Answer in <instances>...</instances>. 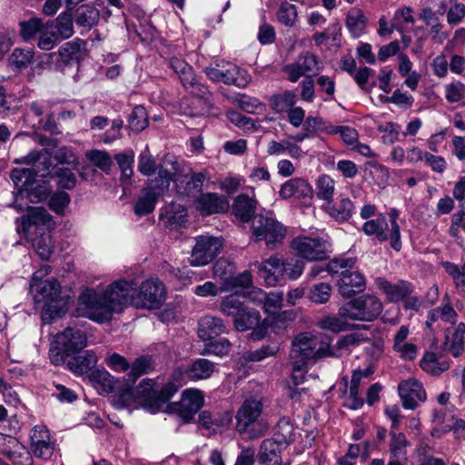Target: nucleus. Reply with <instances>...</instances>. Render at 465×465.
I'll use <instances>...</instances> for the list:
<instances>
[{"label": "nucleus", "mask_w": 465, "mask_h": 465, "mask_svg": "<svg viewBox=\"0 0 465 465\" xmlns=\"http://www.w3.org/2000/svg\"><path fill=\"white\" fill-rule=\"evenodd\" d=\"M137 282L134 280H118L111 283L104 291L85 288L79 295V306L83 314L99 323L108 322L115 312H120L128 305L134 303V295L140 300L136 306L157 309L166 297L165 287L158 278L144 281L139 292Z\"/></svg>", "instance_id": "obj_1"}, {"label": "nucleus", "mask_w": 465, "mask_h": 465, "mask_svg": "<svg viewBox=\"0 0 465 465\" xmlns=\"http://www.w3.org/2000/svg\"><path fill=\"white\" fill-rule=\"evenodd\" d=\"M52 223V215L43 207H29L25 215L15 220L17 232L31 242L42 260H48L54 251L47 232Z\"/></svg>", "instance_id": "obj_2"}, {"label": "nucleus", "mask_w": 465, "mask_h": 465, "mask_svg": "<svg viewBox=\"0 0 465 465\" xmlns=\"http://www.w3.org/2000/svg\"><path fill=\"white\" fill-rule=\"evenodd\" d=\"M30 292L35 303H44L42 320L45 323L61 318L66 312V301L61 296V285L51 278L44 282L30 284Z\"/></svg>", "instance_id": "obj_3"}, {"label": "nucleus", "mask_w": 465, "mask_h": 465, "mask_svg": "<svg viewBox=\"0 0 465 465\" xmlns=\"http://www.w3.org/2000/svg\"><path fill=\"white\" fill-rule=\"evenodd\" d=\"M338 356L340 354L331 349L330 341H322L321 335L312 331L301 332L292 341L291 360H301L311 364L324 357Z\"/></svg>", "instance_id": "obj_4"}, {"label": "nucleus", "mask_w": 465, "mask_h": 465, "mask_svg": "<svg viewBox=\"0 0 465 465\" xmlns=\"http://www.w3.org/2000/svg\"><path fill=\"white\" fill-rule=\"evenodd\" d=\"M263 410V398L251 396L245 399L234 416L237 432L240 435H247L249 439H256L263 435L266 430V426L261 422Z\"/></svg>", "instance_id": "obj_5"}, {"label": "nucleus", "mask_w": 465, "mask_h": 465, "mask_svg": "<svg viewBox=\"0 0 465 465\" xmlns=\"http://www.w3.org/2000/svg\"><path fill=\"white\" fill-rule=\"evenodd\" d=\"M354 258H338L327 266V272L338 276L339 292L343 297H351L365 288V279L361 273L354 270Z\"/></svg>", "instance_id": "obj_6"}, {"label": "nucleus", "mask_w": 465, "mask_h": 465, "mask_svg": "<svg viewBox=\"0 0 465 465\" xmlns=\"http://www.w3.org/2000/svg\"><path fill=\"white\" fill-rule=\"evenodd\" d=\"M382 312V302L373 295H361L340 308V314L351 321L371 322Z\"/></svg>", "instance_id": "obj_7"}, {"label": "nucleus", "mask_w": 465, "mask_h": 465, "mask_svg": "<svg viewBox=\"0 0 465 465\" xmlns=\"http://www.w3.org/2000/svg\"><path fill=\"white\" fill-rule=\"evenodd\" d=\"M169 66L179 76L183 88L192 95L208 102L212 96L206 85L200 83L191 65L178 57L169 60Z\"/></svg>", "instance_id": "obj_8"}, {"label": "nucleus", "mask_w": 465, "mask_h": 465, "mask_svg": "<svg viewBox=\"0 0 465 465\" xmlns=\"http://www.w3.org/2000/svg\"><path fill=\"white\" fill-rule=\"evenodd\" d=\"M252 231L256 242L264 241L270 248L282 242L286 230L282 223L272 217L256 216L252 223Z\"/></svg>", "instance_id": "obj_9"}, {"label": "nucleus", "mask_w": 465, "mask_h": 465, "mask_svg": "<svg viewBox=\"0 0 465 465\" xmlns=\"http://www.w3.org/2000/svg\"><path fill=\"white\" fill-rule=\"evenodd\" d=\"M223 246L222 238L209 234L195 239L189 262L193 266H203L211 262L221 252Z\"/></svg>", "instance_id": "obj_10"}, {"label": "nucleus", "mask_w": 465, "mask_h": 465, "mask_svg": "<svg viewBox=\"0 0 465 465\" xmlns=\"http://www.w3.org/2000/svg\"><path fill=\"white\" fill-rule=\"evenodd\" d=\"M291 248L307 261H321L327 257L328 242L319 237L299 236L292 241Z\"/></svg>", "instance_id": "obj_11"}, {"label": "nucleus", "mask_w": 465, "mask_h": 465, "mask_svg": "<svg viewBox=\"0 0 465 465\" xmlns=\"http://www.w3.org/2000/svg\"><path fill=\"white\" fill-rule=\"evenodd\" d=\"M320 71L319 61L313 54L303 52L298 55L296 60L282 67V72L292 83H296L302 76L310 78Z\"/></svg>", "instance_id": "obj_12"}, {"label": "nucleus", "mask_w": 465, "mask_h": 465, "mask_svg": "<svg viewBox=\"0 0 465 465\" xmlns=\"http://www.w3.org/2000/svg\"><path fill=\"white\" fill-rule=\"evenodd\" d=\"M163 164L158 170L157 176L149 180L144 188L159 197L168 189L171 181H174V176L180 171V163L173 155H166Z\"/></svg>", "instance_id": "obj_13"}, {"label": "nucleus", "mask_w": 465, "mask_h": 465, "mask_svg": "<svg viewBox=\"0 0 465 465\" xmlns=\"http://www.w3.org/2000/svg\"><path fill=\"white\" fill-rule=\"evenodd\" d=\"M210 179L207 170L194 172L191 168L183 174L175 175L174 183L179 195L193 198L202 192L205 181Z\"/></svg>", "instance_id": "obj_14"}, {"label": "nucleus", "mask_w": 465, "mask_h": 465, "mask_svg": "<svg viewBox=\"0 0 465 465\" xmlns=\"http://www.w3.org/2000/svg\"><path fill=\"white\" fill-rule=\"evenodd\" d=\"M203 392L196 389H191L184 391L181 400L178 402H173L171 408L184 422H189L203 406Z\"/></svg>", "instance_id": "obj_15"}, {"label": "nucleus", "mask_w": 465, "mask_h": 465, "mask_svg": "<svg viewBox=\"0 0 465 465\" xmlns=\"http://www.w3.org/2000/svg\"><path fill=\"white\" fill-rule=\"evenodd\" d=\"M31 451L35 457L47 460L54 454L56 440L45 425H35L30 432Z\"/></svg>", "instance_id": "obj_16"}, {"label": "nucleus", "mask_w": 465, "mask_h": 465, "mask_svg": "<svg viewBox=\"0 0 465 465\" xmlns=\"http://www.w3.org/2000/svg\"><path fill=\"white\" fill-rule=\"evenodd\" d=\"M87 337L79 329L67 328L54 337V346L59 353L67 355L75 353L85 347Z\"/></svg>", "instance_id": "obj_17"}, {"label": "nucleus", "mask_w": 465, "mask_h": 465, "mask_svg": "<svg viewBox=\"0 0 465 465\" xmlns=\"http://www.w3.org/2000/svg\"><path fill=\"white\" fill-rule=\"evenodd\" d=\"M398 393L403 408L414 410L420 402L426 401V391L422 384L416 379L402 381L398 385Z\"/></svg>", "instance_id": "obj_18"}, {"label": "nucleus", "mask_w": 465, "mask_h": 465, "mask_svg": "<svg viewBox=\"0 0 465 465\" xmlns=\"http://www.w3.org/2000/svg\"><path fill=\"white\" fill-rule=\"evenodd\" d=\"M25 162L31 164L28 169L34 178H53L56 166L53 164L51 153L47 150L31 152L25 157Z\"/></svg>", "instance_id": "obj_19"}, {"label": "nucleus", "mask_w": 465, "mask_h": 465, "mask_svg": "<svg viewBox=\"0 0 465 465\" xmlns=\"http://www.w3.org/2000/svg\"><path fill=\"white\" fill-rule=\"evenodd\" d=\"M312 187L309 182L301 177H295L284 182L279 190V196L282 200L295 198L308 202L312 198Z\"/></svg>", "instance_id": "obj_20"}, {"label": "nucleus", "mask_w": 465, "mask_h": 465, "mask_svg": "<svg viewBox=\"0 0 465 465\" xmlns=\"http://www.w3.org/2000/svg\"><path fill=\"white\" fill-rule=\"evenodd\" d=\"M448 300V297H445ZM458 320V313L449 301L428 312L426 326L430 331L442 329L443 324H455Z\"/></svg>", "instance_id": "obj_21"}, {"label": "nucleus", "mask_w": 465, "mask_h": 465, "mask_svg": "<svg viewBox=\"0 0 465 465\" xmlns=\"http://www.w3.org/2000/svg\"><path fill=\"white\" fill-rule=\"evenodd\" d=\"M197 211L203 215H211L223 213L229 208L227 199L215 193H206L200 194L194 201Z\"/></svg>", "instance_id": "obj_22"}, {"label": "nucleus", "mask_w": 465, "mask_h": 465, "mask_svg": "<svg viewBox=\"0 0 465 465\" xmlns=\"http://www.w3.org/2000/svg\"><path fill=\"white\" fill-rule=\"evenodd\" d=\"M322 210L335 221L343 223L355 213V205L349 197L340 195L336 201L323 203Z\"/></svg>", "instance_id": "obj_23"}, {"label": "nucleus", "mask_w": 465, "mask_h": 465, "mask_svg": "<svg viewBox=\"0 0 465 465\" xmlns=\"http://www.w3.org/2000/svg\"><path fill=\"white\" fill-rule=\"evenodd\" d=\"M258 273L268 286L277 285L284 277L282 261L276 256H271L259 264Z\"/></svg>", "instance_id": "obj_24"}, {"label": "nucleus", "mask_w": 465, "mask_h": 465, "mask_svg": "<svg viewBox=\"0 0 465 465\" xmlns=\"http://www.w3.org/2000/svg\"><path fill=\"white\" fill-rule=\"evenodd\" d=\"M377 285L386 295L390 302H400L413 292V285L407 281L400 280L392 283L385 279L379 278Z\"/></svg>", "instance_id": "obj_25"}, {"label": "nucleus", "mask_w": 465, "mask_h": 465, "mask_svg": "<svg viewBox=\"0 0 465 465\" xmlns=\"http://www.w3.org/2000/svg\"><path fill=\"white\" fill-rule=\"evenodd\" d=\"M226 332L227 328L221 318L206 315L199 321L198 335L205 342Z\"/></svg>", "instance_id": "obj_26"}, {"label": "nucleus", "mask_w": 465, "mask_h": 465, "mask_svg": "<svg viewBox=\"0 0 465 465\" xmlns=\"http://www.w3.org/2000/svg\"><path fill=\"white\" fill-rule=\"evenodd\" d=\"M464 322H460L455 328H448L446 330L443 350L449 351L455 358L460 357L464 350Z\"/></svg>", "instance_id": "obj_27"}, {"label": "nucleus", "mask_w": 465, "mask_h": 465, "mask_svg": "<svg viewBox=\"0 0 465 465\" xmlns=\"http://www.w3.org/2000/svg\"><path fill=\"white\" fill-rule=\"evenodd\" d=\"M368 372L356 370L351 375V379L348 387V396L346 397L345 406L351 410H359L364 404V400L360 393L361 381L367 378Z\"/></svg>", "instance_id": "obj_28"}, {"label": "nucleus", "mask_w": 465, "mask_h": 465, "mask_svg": "<svg viewBox=\"0 0 465 465\" xmlns=\"http://www.w3.org/2000/svg\"><path fill=\"white\" fill-rule=\"evenodd\" d=\"M231 422L232 415L228 412L212 413L208 411H203L199 414V423L213 433L227 428Z\"/></svg>", "instance_id": "obj_29"}, {"label": "nucleus", "mask_w": 465, "mask_h": 465, "mask_svg": "<svg viewBox=\"0 0 465 465\" xmlns=\"http://www.w3.org/2000/svg\"><path fill=\"white\" fill-rule=\"evenodd\" d=\"M390 226L384 215L368 220L362 225V231L368 236H373L379 242L391 241Z\"/></svg>", "instance_id": "obj_30"}, {"label": "nucleus", "mask_w": 465, "mask_h": 465, "mask_svg": "<svg viewBox=\"0 0 465 465\" xmlns=\"http://www.w3.org/2000/svg\"><path fill=\"white\" fill-rule=\"evenodd\" d=\"M257 201L245 193L239 194L233 201L232 210L234 215L242 222H249L255 213Z\"/></svg>", "instance_id": "obj_31"}, {"label": "nucleus", "mask_w": 465, "mask_h": 465, "mask_svg": "<svg viewBox=\"0 0 465 465\" xmlns=\"http://www.w3.org/2000/svg\"><path fill=\"white\" fill-rule=\"evenodd\" d=\"M185 376L184 370L177 369L173 373V381L166 384L161 389L157 397L153 400L154 409L153 411H156L163 405H164L178 391L182 386V379Z\"/></svg>", "instance_id": "obj_32"}, {"label": "nucleus", "mask_w": 465, "mask_h": 465, "mask_svg": "<svg viewBox=\"0 0 465 465\" xmlns=\"http://www.w3.org/2000/svg\"><path fill=\"white\" fill-rule=\"evenodd\" d=\"M368 24V18L359 7H351L346 15L345 25L353 38L361 37Z\"/></svg>", "instance_id": "obj_33"}, {"label": "nucleus", "mask_w": 465, "mask_h": 465, "mask_svg": "<svg viewBox=\"0 0 465 465\" xmlns=\"http://www.w3.org/2000/svg\"><path fill=\"white\" fill-rule=\"evenodd\" d=\"M215 369L214 364L207 359H197L192 361L185 369V377L193 381L206 380L212 376Z\"/></svg>", "instance_id": "obj_34"}, {"label": "nucleus", "mask_w": 465, "mask_h": 465, "mask_svg": "<svg viewBox=\"0 0 465 465\" xmlns=\"http://www.w3.org/2000/svg\"><path fill=\"white\" fill-rule=\"evenodd\" d=\"M97 363V357L93 351H85L83 354L71 358L67 361L68 369L75 374L90 373Z\"/></svg>", "instance_id": "obj_35"}, {"label": "nucleus", "mask_w": 465, "mask_h": 465, "mask_svg": "<svg viewBox=\"0 0 465 465\" xmlns=\"http://www.w3.org/2000/svg\"><path fill=\"white\" fill-rule=\"evenodd\" d=\"M251 75L245 69L230 64L223 69L222 83L227 85H234L238 88H245L251 82Z\"/></svg>", "instance_id": "obj_36"}, {"label": "nucleus", "mask_w": 465, "mask_h": 465, "mask_svg": "<svg viewBox=\"0 0 465 465\" xmlns=\"http://www.w3.org/2000/svg\"><path fill=\"white\" fill-rule=\"evenodd\" d=\"M100 13L98 9L90 5H81L75 13L74 21L83 32L90 31L99 21Z\"/></svg>", "instance_id": "obj_37"}, {"label": "nucleus", "mask_w": 465, "mask_h": 465, "mask_svg": "<svg viewBox=\"0 0 465 465\" xmlns=\"http://www.w3.org/2000/svg\"><path fill=\"white\" fill-rule=\"evenodd\" d=\"M389 436V451L391 458L405 460L407 459V448L411 445L405 434L398 430H391Z\"/></svg>", "instance_id": "obj_38"}, {"label": "nucleus", "mask_w": 465, "mask_h": 465, "mask_svg": "<svg viewBox=\"0 0 465 465\" xmlns=\"http://www.w3.org/2000/svg\"><path fill=\"white\" fill-rule=\"evenodd\" d=\"M85 44L80 39H75L71 42L64 43L59 48V56L64 64H72L78 63L83 56V50Z\"/></svg>", "instance_id": "obj_39"}, {"label": "nucleus", "mask_w": 465, "mask_h": 465, "mask_svg": "<svg viewBox=\"0 0 465 465\" xmlns=\"http://www.w3.org/2000/svg\"><path fill=\"white\" fill-rule=\"evenodd\" d=\"M260 320L261 315L258 311L244 306L233 317V325L238 331H245L257 326Z\"/></svg>", "instance_id": "obj_40"}, {"label": "nucleus", "mask_w": 465, "mask_h": 465, "mask_svg": "<svg viewBox=\"0 0 465 465\" xmlns=\"http://www.w3.org/2000/svg\"><path fill=\"white\" fill-rule=\"evenodd\" d=\"M281 443L272 440L265 439L260 445L258 460L259 462H282Z\"/></svg>", "instance_id": "obj_41"}, {"label": "nucleus", "mask_w": 465, "mask_h": 465, "mask_svg": "<svg viewBox=\"0 0 465 465\" xmlns=\"http://www.w3.org/2000/svg\"><path fill=\"white\" fill-rule=\"evenodd\" d=\"M52 192V186L45 180L35 178L25 193L32 203H40L50 195Z\"/></svg>", "instance_id": "obj_42"}, {"label": "nucleus", "mask_w": 465, "mask_h": 465, "mask_svg": "<svg viewBox=\"0 0 465 465\" xmlns=\"http://www.w3.org/2000/svg\"><path fill=\"white\" fill-rule=\"evenodd\" d=\"M294 427L291 420L286 417L281 418L274 427L272 440L281 444L289 445L294 440Z\"/></svg>", "instance_id": "obj_43"}, {"label": "nucleus", "mask_w": 465, "mask_h": 465, "mask_svg": "<svg viewBox=\"0 0 465 465\" xmlns=\"http://www.w3.org/2000/svg\"><path fill=\"white\" fill-rule=\"evenodd\" d=\"M335 181L328 174H322L315 183L316 197L328 203L333 199L335 193Z\"/></svg>", "instance_id": "obj_44"}, {"label": "nucleus", "mask_w": 465, "mask_h": 465, "mask_svg": "<svg viewBox=\"0 0 465 465\" xmlns=\"http://www.w3.org/2000/svg\"><path fill=\"white\" fill-rule=\"evenodd\" d=\"M351 319L349 317H343L338 312V315H328L323 317L318 322V326L322 330L330 331L332 332H340L347 331L351 328V324L348 322Z\"/></svg>", "instance_id": "obj_45"}, {"label": "nucleus", "mask_w": 465, "mask_h": 465, "mask_svg": "<svg viewBox=\"0 0 465 465\" xmlns=\"http://www.w3.org/2000/svg\"><path fill=\"white\" fill-rule=\"evenodd\" d=\"M159 196L146 189L143 190V194L138 197L134 205V212L138 216H143L151 213L154 208Z\"/></svg>", "instance_id": "obj_46"}, {"label": "nucleus", "mask_w": 465, "mask_h": 465, "mask_svg": "<svg viewBox=\"0 0 465 465\" xmlns=\"http://www.w3.org/2000/svg\"><path fill=\"white\" fill-rule=\"evenodd\" d=\"M243 307L244 304L238 292L226 295L220 302V312L223 315L232 317V319Z\"/></svg>", "instance_id": "obj_47"}, {"label": "nucleus", "mask_w": 465, "mask_h": 465, "mask_svg": "<svg viewBox=\"0 0 465 465\" xmlns=\"http://www.w3.org/2000/svg\"><path fill=\"white\" fill-rule=\"evenodd\" d=\"M442 265L446 272L451 276L458 293L465 297V262L461 267L450 262H445Z\"/></svg>", "instance_id": "obj_48"}, {"label": "nucleus", "mask_w": 465, "mask_h": 465, "mask_svg": "<svg viewBox=\"0 0 465 465\" xmlns=\"http://www.w3.org/2000/svg\"><path fill=\"white\" fill-rule=\"evenodd\" d=\"M297 96L294 93L287 91L281 94H275L271 98V105L276 113H288L294 108Z\"/></svg>", "instance_id": "obj_49"}, {"label": "nucleus", "mask_w": 465, "mask_h": 465, "mask_svg": "<svg viewBox=\"0 0 465 465\" xmlns=\"http://www.w3.org/2000/svg\"><path fill=\"white\" fill-rule=\"evenodd\" d=\"M128 372V381L134 382L140 376L148 373L153 369L152 358L149 356H141L134 360L130 365Z\"/></svg>", "instance_id": "obj_50"}, {"label": "nucleus", "mask_w": 465, "mask_h": 465, "mask_svg": "<svg viewBox=\"0 0 465 465\" xmlns=\"http://www.w3.org/2000/svg\"><path fill=\"white\" fill-rule=\"evenodd\" d=\"M34 179L28 168H15L11 173V180L21 195H24Z\"/></svg>", "instance_id": "obj_51"}, {"label": "nucleus", "mask_w": 465, "mask_h": 465, "mask_svg": "<svg viewBox=\"0 0 465 465\" xmlns=\"http://www.w3.org/2000/svg\"><path fill=\"white\" fill-rule=\"evenodd\" d=\"M56 35L63 39H67L74 35V24L72 15L68 13H61L56 20L55 25Z\"/></svg>", "instance_id": "obj_52"}, {"label": "nucleus", "mask_w": 465, "mask_h": 465, "mask_svg": "<svg viewBox=\"0 0 465 465\" xmlns=\"http://www.w3.org/2000/svg\"><path fill=\"white\" fill-rule=\"evenodd\" d=\"M277 18L285 26H293L297 20L296 6L288 2H282L279 7Z\"/></svg>", "instance_id": "obj_53"}, {"label": "nucleus", "mask_w": 465, "mask_h": 465, "mask_svg": "<svg viewBox=\"0 0 465 465\" xmlns=\"http://www.w3.org/2000/svg\"><path fill=\"white\" fill-rule=\"evenodd\" d=\"M231 350V342L226 338L214 339L205 342L203 353L214 354L216 356H223L229 353Z\"/></svg>", "instance_id": "obj_54"}, {"label": "nucleus", "mask_w": 465, "mask_h": 465, "mask_svg": "<svg viewBox=\"0 0 465 465\" xmlns=\"http://www.w3.org/2000/svg\"><path fill=\"white\" fill-rule=\"evenodd\" d=\"M282 271L284 276L292 281H295L302 274L304 262L294 258L286 259L282 261Z\"/></svg>", "instance_id": "obj_55"}, {"label": "nucleus", "mask_w": 465, "mask_h": 465, "mask_svg": "<svg viewBox=\"0 0 465 465\" xmlns=\"http://www.w3.org/2000/svg\"><path fill=\"white\" fill-rule=\"evenodd\" d=\"M283 306V292H266V298L262 303V309L268 314L277 313Z\"/></svg>", "instance_id": "obj_56"}, {"label": "nucleus", "mask_w": 465, "mask_h": 465, "mask_svg": "<svg viewBox=\"0 0 465 465\" xmlns=\"http://www.w3.org/2000/svg\"><path fill=\"white\" fill-rule=\"evenodd\" d=\"M54 177L57 178L58 186L63 189L70 190L76 184V176L69 168L56 166Z\"/></svg>", "instance_id": "obj_57"}, {"label": "nucleus", "mask_w": 465, "mask_h": 465, "mask_svg": "<svg viewBox=\"0 0 465 465\" xmlns=\"http://www.w3.org/2000/svg\"><path fill=\"white\" fill-rule=\"evenodd\" d=\"M88 377L94 385H100L105 391H109L113 388L112 376L104 369H93Z\"/></svg>", "instance_id": "obj_58"}, {"label": "nucleus", "mask_w": 465, "mask_h": 465, "mask_svg": "<svg viewBox=\"0 0 465 465\" xmlns=\"http://www.w3.org/2000/svg\"><path fill=\"white\" fill-rule=\"evenodd\" d=\"M331 287L328 283L321 282L312 286L309 293L310 300L315 303H325L329 301Z\"/></svg>", "instance_id": "obj_59"}, {"label": "nucleus", "mask_w": 465, "mask_h": 465, "mask_svg": "<svg viewBox=\"0 0 465 465\" xmlns=\"http://www.w3.org/2000/svg\"><path fill=\"white\" fill-rule=\"evenodd\" d=\"M390 223H391V229H390V236H391V246L393 250L396 252H399L401 249V232H400V226L397 223L398 218V211L395 209H392L390 212Z\"/></svg>", "instance_id": "obj_60"}, {"label": "nucleus", "mask_w": 465, "mask_h": 465, "mask_svg": "<svg viewBox=\"0 0 465 465\" xmlns=\"http://www.w3.org/2000/svg\"><path fill=\"white\" fill-rule=\"evenodd\" d=\"M71 199L67 193L56 192L51 195L48 207L57 214H63Z\"/></svg>", "instance_id": "obj_61"}, {"label": "nucleus", "mask_w": 465, "mask_h": 465, "mask_svg": "<svg viewBox=\"0 0 465 465\" xmlns=\"http://www.w3.org/2000/svg\"><path fill=\"white\" fill-rule=\"evenodd\" d=\"M147 123L145 109L142 106H136L129 117L131 129L134 132H141L147 126Z\"/></svg>", "instance_id": "obj_62"}, {"label": "nucleus", "mask_w": 465, "mask_h": 465, "mask_svg": "<svg viewBox=\"0 0 465 465\" xmlns=\"http://www.w3.org/2000/svg\"><path fill=\"white\" fill-rule=\"evenodd\" d=\"M460 208L451 216V224L449 232L453 238L459 237V229L465 232V202L460 203Z\"/></svg>", "instance_id": "obj_63"}, {"label": "nucleus", "mask_w": 465, "mask_h": 465, "mask_svg": "<svg viewBox=\"0 0 465 465\" xmlns=\"http://www.w3.org/2000/svg\"><path fill=\"white\" fill-rule=\"evenodd\" d=\"M33 52L26 49H15L11 54L10 62L16 68L22 69L27 67L33 60Z\"/></svg>", "instance_id": "obj_64"}]
</instances>
